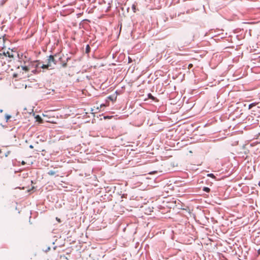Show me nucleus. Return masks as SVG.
<instances>
[{
    "label": "nucleus",
    "mask_w": 260,
    "mask_h": 260,
    "mask_svg": "<svg viewBox=\"0 0 260 260\" xmlns=\"http://www.w3.org/2000/svg\"><path fill=\"white\" fill-rule=\"evenodd\" d=\"M36 118L37 121H38L41 122L42 121V118H41V117L39 115L36 116Z\"/></svg>",
    "instance_id": "nucleus-10"
},
{
    "label": "nucleus",
    "mask_w": 260,
    "mask_h": 260,
    "mask_svg": "<svg viewBox=\"0 0 260 260\" xmlns=\"http://www.w3.org/2000/svg\"><path fill=\"white\" fill-rule=\"evenodd\" d=\"M203 190L206 192H209L210 190V188L207 187H204Z\"/></svg>",
    "instance_id": "nucleus-8"
},
{
    "label": "nucleus",
    "mask_w": 260,
    "mask_h": 260,
    "mask_svg": "<svg viewBox=\"0 0 260 260\" xmlns=\"http://www.w3.org/2000/svg\"><path fill=\"white\" fill-rule=\"evenodd\" d=\"M148 97L149 99H151L153 101H155V102H157L158 101V100L156 98L153 96L151 93H149L148 94Z\"/></svg>",
    "instance_id": "nucleus-2"
},
{
    "label": "nucleus",
    "mask_w": 260,
    "mask_h": 260,
    "mask_svg": "<svg viewBox=\"0 0 260 260\" xmlns=\"http://www.w3.org/2000/svg\"><path fill=\"white\" fill-rule=\"evenodd\" d=\"M53 62L54 64H56V61L54 59L53 55H50L47 59V63L46 64H43L41 66L42 69H48L50 67H51V63Z\"/></svg>",
    "instance_id": "nucleus-1"
},
{
    "label": "nucleus",
    "mask_w": 260,
    "mask_h": 260,
    "mask_svg": "<svg viewBox=\"0 0 260 260\" xmlns=\"http://www.w3.org/2000/svg\"><path fill=\"white\" fill-rule=\"evenodd\" d=\"M22 164H25V162H24V161H23L22 162Z\"/></svg>",
    "instance_id": "nucleus-19"
},
{
    "label": "nucleus",
    "mask_w": 260,
    "mask_h": 260,
    "mask_svg": "<svg viewBox=\"0 0 260 260\" xmlns=\"http://www.w3.org/2000/svg\"><path fill=\"white\" fill-rule=\"evenodd\" d=\"M8 156V153H6V156Z\"/></svg>",
    "instance_id": "nucleus-25"
},
{
    "label": "nucleus",
    "mask_w": 260,
    "mask_h": 260,
    "mask_svg": "<svg viewBox=\"0 0 260 260\" xmlns=\"http://www.w3.org/2000/svg\"><path fill=\"white\" fill-rule=\"evenodd\" d=\"M207 176L211 177V178H215V175L213 174H212V173L208 174H207Z\"/></svg>",
    "instance_id": "nucleus-11"
},
{
    "label": "nucleus",
    "mask_w": 260,
    "mask_h": 260,
    "mask_svg": "<svg viewBox=\"0 0 260 260\" xmlns=\"http://www.w3.org/2000/svg\"><path fill=\"white\" fill-rule=\"evenodd\" d=\"M59 60H61V57H59Z\"/></svg>",
    "instance_id": "nucleus-21"
},
{
    "label": "nucleus",
    "mask_w": 260,
    "mask_h": 260,
    "mask_svg": "<svg viewBox=\"0 0 260 260\" xmlns=\"http://www.w3.org/2000/svg\"><path fill=\"white\" fill-rule=\"evenodd\" d=\"M90 51V47L89 45H87L85 48V53L88 54Z\"/></svg>",
    "instance_id": "nucleus-3"
},
{
    "label": "nucleus",
    "mask_w": 260,
    "mask_h": 260,
    "mask_svg": "<svg viewBox=\"0 0 260 260\" xmlns=\"http://www.w3.org/2000/svg\"><path fill=\"white\" fill-rule=\"evenodd\" d=\"M5 54H6L7 55V56H8L9 57L11 58V57H13V55L11 53L9 52H7L6 53L5 52Z\"/></svg>",
    "instance_id": "nucleus-9"
},
{
    "label": "nucleus",
    "mask_w": 260,
    "mask_h": 260,
    "mask_svg": "<svg viewBox=\"0 0 260 260\" xmlns=\"http://www.w3.org/2000/svg\"><path fill=\"white\" fill-rule=\"evenodd\" d=\"M29 148H34V146H33L32 145H30L29 146Z\"/></svg>",
    "instance_id": "nucleus-16"
},
{
    "label": "nucleus",
    "mask_w": 260,
    "mask_h": 260,
    "mask_svg": "<svg viewBox=\"0 0 260 260\" xmlns=\"http://www.w3.org/2000/svg\"><path fill=\"white\" fill-rule=\"evenodd\" d=\"M22 69L23 70L25 71H28V68L26 66H22Z\"/></svg>",
    "instance_id": "nucleus-12"
},
{
    "label": "nucleus",
    "mask_w": 260,
    "mask_h": 260,
    "mask_svg": "<svg viewBox=\"0 0 260 260\" xmlns=\"http://www.w3.org/2000/svg\"><path fill=\"white\" fill-rule=\"evenodd\" d=\"M67 62H62V67L63 68H66V67H67Z\"/></svg>",
    "instance_id": "nucleus-13"
},
{
    "label": "nucleus",
    "mask_w": 260,
    "mask_h": 260,
    "mask_svg": "<svg viewBox=\"0 0 260 260\" xmlns=\"http://www.w3.org/2000/svg\"><path fill=\"white\" fill-rule=\"evenodd\" d=\"M69 59V58H67V62L68 61Z\"/></svg>",
    "instance_id": "nucleus-20"
},
{
    "label": "nucleus",
    "mask_w": 260,
    "mask_h": 260,
    "mask_svg": "<svg viewBox=\"0 0 260 260\" xmlns=\"http://www.w3.org/2000/svg\"><path fill=\"white\" fill-rule=\"evenodd\" d=\"M128 59H129V62L131 61V59H130L129 57L128 58Z\"/></svg>",
    "instance_id": "nucleus-18"
},
{
    "label": "nucleus",
    "mask_w": 260,
    "mask_h": 260,
    "mask_svg": "<svg viewBox=\"0 0 260 260\" xmlns=\"http://www.w3.org/2000/svg\"><path fill=\"white\" fill-rule=\"evenodd\" d=\"M256 105V103H253L249 105L248 108L249 109H252V108L254 106H255Z\"/></svg>",
    "instance_id": "nucleus-6"
},
{
    "label": "nucleus",
    "mask_w": 260,
    "mask_h": 260,
    "mask_svg": "<svg viewBox=\"0 0 260 260\" xmlns=\"http://www.w3.org/2000/svg\"><path fill=\"white\" fill-rule=\"evenodd\" d=\"M4 57H7L6 54H5V52H4L3 53H0V59L1 58H4Z\"/></svg>",
    "instance_id": "nucleus-5"
},
{
    "label": "nucleus",
    "mask_w": 260,
    "mask_h": 260,
    "mask_svg": "<svg viewBox=\"0 0 260 260\" xmlns=\"http://www.w3.org/2000/svg\"><path fill=\"white\" fill-rule=\"evenodd\" d=\"M108 98H109L110 100H112V101H113V98H112V96H109L108 97Z\"/></svg>",
    "instance_id": "nucleus-15"
},
{
    "label": "nucleus",
    "mask_w": 260,
    "mask_h": 260,
    "mask_svg": "<svg viewBox=\"0 0 260 260\" xmlns=\"http://www.w3.org/2000/svg\"><path fill=\"white\" fill-rule=\"evenodd\" d=\"M50 248L49 247H48V248H47V249L46 250V251H48L50 250Z\"/></svg>",
    "instance_id": "nucleus-17"
},
{
    "label": "nucleus",
    "mask_w": 260,
    "mask_h": 260,
    "mask_svg": "<svg viewBox=\"0 0 260 260\" xmlns=\"http://www.w3.org/2000/svg\"><path fill=\"white\" fill-rule=\"evenodd\" d=\"M43 64H41V63L39 61H36V64H35V66L36 68H41V66H42Z\"/></svg>",
    "instance_id": "nucleus-4"
},
{
    "label": "nucleus",
    "mask_w": 260,
    "mask_h": 260,
    "mask_svg": "<svg viewBox=\"0 0 260 260\" xmlns=\"http://www.w3.org/2000/svg\"><path fill=\"white\" fill-rule=\"evenodd\" d=\"M48 174L49 175L52 176V175H54L55 174V172L53 171V170H50L48 172Z\"/></svg>",
    "instance_id": "nucleus-7"
},
{
    "label": "nucleus",
    "mask_w": 260,
    "mask_h": 260,
    "mask_svg": "<svg viewBox=\"0 0 260 260\" xmlns=\"http://www.w3.org/2000/svg\"><path fill=\"white\" fill-rule=\"evenodd\" d=\"M6 119H7V121L11 118V116L10 115H6Z\"/></svg>",
    "instance_id": "nucleus-14"
},
{
    "label": "nucleus",
    "mask_w": 260,
    "mask_h": 260,
    "mask_svg": "<svg viewBox=\"0 0 260 260\" xmlns=\"http://www.w3.org/2000/svg\"><path fill=\"white\" fill-rule=\"evenodd\" d=\"M8 156V153H6V156Z\"/></svg>",
    "instance_id": "nucleus-24"
},
{
    "label": "nucleus",
    "mask_w": 260,
    "mask_h": 260,
    "mask_svg": "<svg viewBox=\"0 0 260 260\" xmlns=\"http://www.w3.org/2000/svg\"><path fill=\"white\" fill-rule=\"evenodd\" d=\"M258 185L260 186V181L258 183Z\"/></svg>",
    "instance_id": "nucleus-23"
},
{
    "label": "nucleus",
    "mask_w": 260,
    "mask_h": 260,
    "mask_svg": "<svg viewBox=\"0 0 260 260\" xmlns=\"http://www.w3.org/2000/svg\"><path fill=\"white\" fill-rule=\"evenodd\" d=\"M59 54H58L59 55ZM57 55V54H55V56H56Z\"/></svg>",
    "instance_id": "nucleus-22"
}]
</instances>
